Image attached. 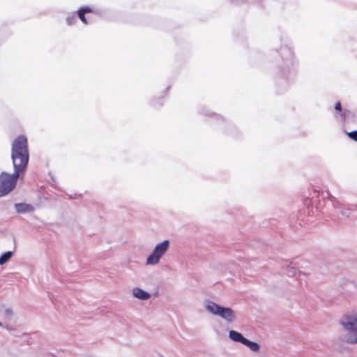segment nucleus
Instances as JSON below:
<instances>
[{
  "label": "nucleus",
  "mask_w": 357,
  "mask_h": 357,
  "mask_svg": "<svg viewBox=\"0 0 357 357\" xmlns=\"http://www.w3.org/2000/svg\"><path fill=\"white\" fill-rule=\"evenodd\" d=\"M11 158L14 167V173L9 174L2 172L0 174V197L10 193L15 187L20 174L26 167L29 161L27 139L24 136L16 138L12 144Z\"/></svg>",
  "instance_id": "1"
},
{
  "label": "nucleus",
  "mask_w": 357,
  "mask_h": 357,
  "mask_svg": "<svg viewBox=\"0 0 357 357\" xmlns=\"http://www.w3.org/2000/svg\"><path fill=\"white\" fill-rule=\"evenodd\" d=\"M340 324L344 331L341 337L343 342L357 344V312L351 310L345 312L340 319Z\"/></svg>",
  "instance_id": "2"
},
{
  "label": "nucleus",
  "mask_w": 357,
  "mask_h": 357,
  "mask_svg": "<svg viewBox=\"0 0 357 357\" xmlns=\"http://www.w3.org/2000/svg\"><path fill=\"white\" fill-rule=\"evenodd\" d=\"M203 305L208 314L221 318L227 324H232L237 319L236 312L231 307L220 305L209 299L204 300Z\"/></svg>",
  "instance_id": "3"
},
{
  "label": "nucleus",
  "mask_w": 357,
  "mask_h": 357,
  "mask_svg": "<svg viewBox=\"0 0 357 357\" xmlns=\"http://www.w3.org/2000/svg\"><path fill=\"white\" fill-rule=\"evenodd\" d=\"M169 248L170 242L169 240H164L156 243L151 253L146 259V265L150 266L158 265Z\"/></svg>",
  "instance_id": "4"
},
{
  "label": "nucleus",
  "mask_w": 357,
  "mask_h": 357,
  "mask_svg": "<svg viewBox=\"0 0 357 357\" xmlns=\"http://www.w3.org/2000/svg\"><path fill=\"white\" fill-rule=\"evenodd\" d=\"M228 337L232 342L241 343L254 353H258L260 351L261 346L257 342L249 340L236 331L230 330L228 333Z\"/></svg>",
  "instance_id": "5"
},
{
  "label": "nucleus",
  "mask_w": 357,
  "mask_h": 357,
  "mask_svg": "<svg viewBox=\"0 0 357 357\" xmlns=\"http://www.w3.org/2000/svg\"><path fill=\"white\" fill-rule=\"evenodd\" d=\"M131 293L135 298L140 301H147L151 298V294L143 289L135 287L131 289Z\"/></svg>",
  "instance_id": "6"
},
{
  "label": "nucleus",
  "mask_w": 357,
  "mask_h": 357,
  "mask_svg": "<svg viewBox=\"0 0 357 357\" xmlns=\"http://www.w3.org/2000/svg\"><path fill=\"white\" fill-rule=\"evenodd\" d=\"M15 208L18 213H27L33 210L32 206L24 203L16 204L15 205Z\"/></svg>",
  "instance_id": "7"
},
{
  "label": "nucleus",
  "mask_w": 357,
  "mask_h": 357,
  "mask_svg": "<svg viewBox=\"0 0 357 357\" xmlns=\"http://www.w3.org/2000/svg\"><path fill=\"white\" fill-rule=\"evenodd\" d=\"M91 13V9L89 7H84L79 10L78 11V16L80 18V20L84 23L88 24V22L86 21V19L84 16L86 13Z\"/></svg>",
  "instance_id": "8"
},
{
  "label": "nucleus",
  "mask_w": 357,
  "mask_h": 357,
  "mask_svg": "<svg viewBox=\"0 0 357 357\" xmlns=\"http://www.w3.org/2000/svg\"><path fill=\"white\" fill-rule=\"evenodd\" d=\"M13 256V252L8 251L0 257V265L6 264Z\"/></svg>",
  "instance_id": "9"
},
{
  "label": "nucleus",
  "mask_w": 357,
  "mask_h": 357,
  "mask_svg": "<svg viewBox=\"0 0 357 357\" xmlns=\"http://www.w3.org/2000/svg\"><path fill=\"white\" fill-rule=\"evenodd\" d=\"M286 273L289 276H294L296 273V269L291 265L287 267Z\"/></svg>",
  "instance_id": "10"
},
{
  "label": "nucleus",
  "mask_w": 357,
  "mask_h": 357,
  "mask_svg": "<svg viewBox=\"0 0 357 357\" xmlns=\"http://www.w3.org/2000/svg\"><path fill=\"white\" fill-rule=\"evenodd\" d=\"M13 316V311L10 309H5L3 311V317L6 319H10Z\"/></svg>",
  "instance_id": "11"
},
{
  "label": "nucleus",
  "mask_w": 357,
  "mask_h": 357,
  "mask_svg": "<svg viewBox=\"0 0 357 357\" xmlns=\"http://www.w3.org/2000/svg\"><path fill=\"white\" fill-rule=\"evenodd\" d=\"M348 135L349 136V137L354 140H355L356 142H357V131H353V132H351L348 134Z\"/></svg>",
  "instance_id": "12"
},
{
  "label": "nucleus",
  "mask_w": 357,
  "mask_h": 357,
  "mask_svg": "<svg viewBox=\"0 0 357 357\" xmlns=\"http://www.w3.org/2000/svg\"><path fill=\"white\" fill-rule=\"evenodd\" d=\"M335 109L337 111H341V103L340 102H337L335 104Z\"/></svg>",
  "instance_id": "13"
},
{
  "label": "nucleus",
  "mask_w": 357,
  "mask_h": 357,
  "mask_svg": "<svg viewBox=\"0 0 357 357\" xmlns=\"http://www.w3.org/2000/svg\"><path fill=\"white\" fill-rule=\"evenodd\" d=\"M0 326H3V327H5V328H8V326H7L3 325V324H2L1 322H0Z\"/></svg>",
  "instance_id": "14"
},
{
  "label": "nucleus",
  "mask_w": 357,
  "mask_h": 357,
  "mask_svg": "<svg viewBox=\"0 0 357 357\" xmlns=\"http://www.w3.org/2000/svg\"><path fill=\"white\" fill-rule=\"evenodd\" d=\"M67 21H68V24H71V22L70 21V18H68Z\"/></svg>",
  "instance_id": "15"
}]
</instances>
